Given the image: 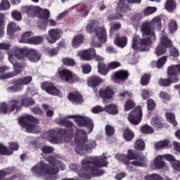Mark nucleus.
Segmentation results:
<instances>
[{
	"label": "nucleus",
	"mask_w": 180,
	"mask_h": 180,
	"mask_svg": "<svg viewBox=\"0 0 180 180\" xmlns=\"http://www.w3.org/2000/svg\"><path fill=\"white\" fill-rule=\"evenodd\" d=\"M67 119H73L78 126H85L87 129L86 132L82 129L77 130L75 137L76 152L82 155L84 151H91L93 148H95L96 147V142L95 141H86V134H89L94 130V122L87 117L81 115H70L65 118H57L56 122L58 124H65L69 127L72 126V122L67 121Z\"/></svg>",
	"instance_id": "obj_1"
},
{
	"label": "nucleus",
	"mask_w": 180,
	"mask_h": 180,
	"mask_svg": "<svg viewBox=\"0 0 180 180\" xmlns=\"http://www.w3.org/2000/svg\"><path fill=\"white\" fill-rule=\"evenodd\" d=\"M162 27L161 18L156 16L149 22L142 23L140 27L142 37L136 35L133 37L131 48L139 51H148L153 43L157 40L154 30H160Z\"/></svg>",
	"instance_id": "obj_2"
},
{
	"label": "nucleus",
	"mask_w": 180,
	"mask_h": 180,
	"mask_svg": "<svg viewBox=\"0 0 180 180\" xmlns=\"http://www.w3.org/2000/svg\"><path fill=\"white\" fill-rule=\"evenodd\" d=\"M8 60L13 65L14 70L20 69L22 71V66L19 62L25 60L27 57L32 63H37L40 60V55L34 49L28 48H19L15 46L12 50L8 51Z\"/></svg>",
	"instance_id": "obj_3"
},
{
	"label": "nucleus",
	"mask_w": 180,
	"mask_h": 180,
	"mask_svg": "<svg viewBox=\"0 0 180 180\" xmlns=\"http://www.w3.org/2000/svg\"><path fill=\"white\" fill-rule=\"evenodd\" d=\"M49 166L44 162H41L32 168L31 171L35 176H50V175H56L59 169L64 171L65 165L58 160V158L49 157L46 159Z\"/></svg>",
	"instance_id": "obj_4"
},
{
	"label": "nucleus",
	"mask_w": 180,
	"mask_h": 180,
	"mask_svg": "<svg viewBox=\"0 0 180 180\" xmlns=\"http://www.w3.org/2000/svg\"><path fill=\"white\" fill-rule=\"evenodd\" d=\"M106 156L103 155L101 158L95 157L83 160L82 161V169L81 173H79V176H85L89 178L86 174H91L92 176H99V175H103V171H99L96 167H108V161H106Z\"/></svg>",
	"instance_id": "obj_5"
},
{
	"label": "nucleus",
	"mask_w": 180,
	"mask_h": 180,
	"mask_svg": "<svg viewBox=\"0 0 180 180\" xmlns=\"http://www.w3.org/2000/svg\"><path fill=\"white\" fill-rule=\"evenodd\" d=\"M87 33H95V37L91 38L92 43L95 47H101V44H96L97 41L105 43L106 41V29L103 27H99V22L96 20L90 21L86 27Z\"/></svg>",
	"instance_id": "obj_6"
},
{
	"label": "nucleus",
	"mask_w": 180,
	"mask_h": 180,
	"mask_svg": "<svg viewBox=\"0 0 180 180\" xmlns=\"http://www.w3.org/2000/svg\"><path fill=\"white\" fill-rule=\"evenodd\" d=\"M34 104V100L32 98H24L21 102L18 100H12L10 101L8 106L6 103L0 104V113H11V112H13V110H16V112H18L22 109V106H30V105Z\"/></svg>",
	"instance_id": "obj_7"
},
{
	"label": "nucleus",
	"mask_w": 180,
	"mask_h": 180,
	"mask_svg": "<svg viewBox=\"0 0 180 180\" xmlns=\"http://www.w3.org/2000/svg\"><path fill=\"white\" fill-rule=\"evenodd\" d=\"M27 13L28 16H33L34 15H39V18L42 19L44 22L41 24V20L39 21L38 26L40 30H46L47 27V20L50 18V11L47 9L41 10L39 6H30L29 7Z\"/></svg>",
	"instance_id": "obj_8"
},
{
	"label": "nucleus",
	"mask_w": 180,
	"mask_h": 180,
	"mask_svg": "<svg viewBox=\"0 0 180 180\" xmlns=\"http://www.w3.org/2000/svg\"><path fill=\"white\" fill-rule=\"evenodd\" d=\"M115 158L126 165V168L129 172L136 171V167H147V158L146 157L141 158V162L137 160H133L131 162L124 160H126V155L123 154H117Z\"/></svg>",
	"instance_id": "obj_9"
},
{
	"label": "nucleus",
	"mask_w": 180,
	"mask_h": 180,
	"mask_svg": "<svg viewBox=\"0 0 180 180\" xmlns=\"http://www.w3.org/2000/svg\"><path fill=\"white\" fill-rule=\"evenodd\" d=\"M18 123L22 127H25V131H27V133H37L39 120L30 115H26L20 117L18 120Z\"/></svg>",
	"instance_id": "obj_10"
},
{
	"label": "nucleus",
	"mask_w": 180,
	"mask_h": 180,
	"mask_svg": "<svg viewBox=\"0 0 180 180\" xmlns=\"http://www.w3.org/2000/svg\"><path fill=\"white\" fill-rule=\"evenodd\" d=\"M129 4H141V0H120L115 8V15L114 19H122L126 15V13L129 9Z\"/></svg>",
	"instance_id": "obj_11"
},
{
	"label": "nucleus",
	"mask_w": 180,
	"mask_h": 180,
	"mask_svg": "<svg viewBox=\"0 0 180 180\" xmlns=\"http://www.w3.org/2000/svg\"><path fill=\"white\" fill-rule=\"evenodd\" d=\"M58 75L60 81L67 82L68 84H74V82H78L79 81V77L68 69L58 70Z\"/></svg>",
	"instance_id": "obj_12"
},
{
	"label": "nucleus",
	"mask_w": 180,
	"mask_h": 180,
	"mask_svg": "<svg viewBox=\"0 0 180 180\" xmlns=\"http://www.w3.org/2000/svg\"><path fill=\"white\" fill-rule=\"evenodd\" d=\"M77 56L80 58V60L84 61H91L92 58H94L96 61H103V58L99 55H96V52L94 49L80 51L77 53Z\"/></svg>",
	"instance_id": "obj_13"
},
{
	"label": "nucleus",
	"mask_w": 180,
	"mask_h": 180,
	"mask_svg": "<svg viewBox=\"0 0 180 180\" xmlns=\"http://www.w3.org/2000/svg\"><path fill=\"white\" fill-rule=\"evenodd\" d=\"M32 78L30 76L24 77L15 80L13 86L7 89L8 92H20L23 89L24 85H29L32 82Z\"/></svg>",
	"instance_id": "obj_14"
},
{
	"label": "nucleus",
	"mask_w": 180,
	"mask_h": 180,
	"mask_svg": "<svg viewBox=\"0 0 180 180\" xmlns=\"http://www.w3.org/2000/svg\"><path fill=\"white\" fill-rule=\"evenodd\" d=\"M143 119V110L141 107L137 106L133 111H131L128 116V120L131 124L135 126L139 124Z\"/></svg>",
	"instance_id": "obj_15"
},
{
	"label": "nucleus",
	"mask_w": 180,
	"mask_h": 180,
	"mask_svg": "<svg viewBox=\"0 0 180 180\" xmlns=\"http://www.w3.org/2000/svg\"><path fill=\"white\" fill-rule=\"evenodd\" d=\"M63 36V30L60 28H53L48 31V37H46V40L48 43L53 44L57 41V40L61 39Z\"/></svg>",
	"instance_id": "obj_16"
},
{
	"label": "nucleus",
	"mask_w": 180,
	"mask_h": 180,
	"mask_svg": "<svg viewBox=\"0 0 180 180\" xmlns=\"http://www.w3.org/2000/svg\"><path fill=\"white\" fill-rule=\"evenodd\" d=\"M178 72L180 74V65H172L167 68V75L172 82H178Z\"/></svg>",
	"instance_id": "obj_17"
},
{
	"label": "nucleus",
	"mask_w": 180,
	"mask_h": 180,
	"mask_svg": "<svg viewBox=\"0 0 180 180\" xmlns=\"http://www.w3.org/2000/svg\"><path fill=\"white\" fill-rule=\"evenodd\" d=\"M41 89L46 91L47 94H49V95H55L56 96H61L63 95L61 91L58 90V89L56 88L54 85L49 82H44L41 84Z\"/></svg>",
	"instance_id": "obj_18"
},
{
	"label": "nucleus",
	"mask_w": 180,
	"mask_h": 180,
	"mask_svg": "<svg viewBox=\"0 0 180 180\" xmlns=\"http://www.w3.org/2000/svg\"><path fill=\"white\" fill-rule=\"evenodd\" d=\"M9 70H11V68L8 66L0 67V79H8V78H12V77L18 75V74L22 71L19 68H18L17 70L15 69L16 72L5 74L6 72H8Z\"/></svg>",
	"instance_id": "obj_19"
},
{
	"label": "nucleus",
	"mask_w": 180,
	"mask_h": 180,
	"mask_svg": "<svg viewBox=\"0 0 180 180\" xmlns=\"http://www.w3.org/2000/svg\"><path fill=\"white\" fill-rule=\"evenodd\" d=\"M164 158L162 155H159L155 158L153 164L156 169H164V171H168V165L163 161Z\"/></svg>",
	"instance_id": "obj_20"
},
{
	"label": "nucleus",
	"mask_w": 180,
	"mask_h": 180,
	"mask_svg": "<svg viewBox=\"0 0 180 180\" xmlns=\"http://www.w3.org/2000/svg\"><path fill=\"white\" fill-rule=\"evenodd\" d=\"M47 139L51 143L54 144H59V143H63V139L61 137L57 135V132L54 129L49 130L47 132Z\"/></svg>",
	"instance_id": "obj_21"
},
{
	"label": "nucleus",
	"mask_w": 180,
	"mask_h": 180,
	"mask_svg": "<svg viewBox=\"0 0 180 180\" xmlns=\"http://www.w3.org/2000/svg\"><path fill=\"white\" fill-rule=\"evenodd\" d=\"M103 82V79L98 76H91L87 79V85L91 88H96V86H99Z\"/></svg>",
	"instance_id": "obj_22"
},
{
	"label": "nucleus",
	"mask_w": 180,
	"mask_h": 180,
	"mask_svg": "<svg viewBox=\"0 0 180 180\" xmlns=\"http://www.w3.org/2000/svg\"><path fill=\"white\" fill-rule=\"evenodd\" d=\"M68 99L72 103L78 105V103H82L84 102V98L79 92L78 91H72L68 96Z\"/></svg>",
	"instance_id": "obj_23"
},
{
	"label": "nucleus",
	"mask_w": 180,
	"mask_h": 180,
	"mask_svg": "<svg viewBox=\"0 0 180 180\" xmlns=\"http://www.w3.org/2000/svg\"><path fill=\"white\" fill-rule=\"evenodd\" d=\"M99 95L104 101L108 99H112L115 95V92L111 89L110 87H107L105 89H101L99 91Z\"/></svg>",
	"instance_id": "obj_24"
},
{
	"label": "nucleus",
	"mask_w": 180,
	"mask_h": 180,
	"mask_svg": "<svg viewBox=\"0 0 180 180\" xmlns=\"http://www.w3.org/2000/svg\"><path fill=\"white\" fill-rule=\"evenodd\" d=\"M114 43L115 45H117V47H120V49H124V47L127 46L128 43L127 37H117L114 39Z\"/></svg>",
	"instance_id": "obj_25"
},
{
	"label": "nucleus",
	"mask_w": 180,
	"mask_h": 180,
	"mask_svg": "<svg viewBox=\"0 0 180 180\" xmlns=\"http://www.w3.org/2000/svg\"><path fill=\"white\" fill-rule=\"evenodd\" d=\"M84 43V35L78 34L72 39V46L74 49H78Z\"/></svg>",
	"instance_id": "obj_26"
},
{
	"label": "nucleus",
	"mask_w": 180,
	"mask_h": 180,
	"mask_svg": "<svg viewBox=\"0 0 180 180\" xmlns=\"http://www.w3.org/2000/svg\"><path fill=\"white\" fill-rule=\"evenodd\" d=\"M167 61H168V56H164L160 58L157 62L152 61L151 62V66L152 67H157V68H162L164 65L167 63Z\"/></svg>",
	"instance_id": "obj_27"
},
{
	"label": "nucleus",
	"mask_w": 180,
	"mask_h": 180,
	"mask_svg": "<svg viewBox=\"0 0 180 180\" xmlns=\"http://www.w3.org/2000/svg\"><path fill=\"white\" fill-rule=\"evenodd\" d=\"M129 78V72L125 70H120L114 73L112 79H127Z\"/></svg>",
	"instance_id": "obj_28"
},
{
	"label": "nucleus",
	"mask_w": 180,
	"mask_h": 180,
	"mask_svg": "<svg viewBox=\"0 0 180 180\" xmlns=\"http://www.w3.org/2000/svg\"><path fill=\"white\" fill-rule=\"evenodd\" d=\"M127 157L129 160H134V161H139V162H141V159L146 156H139L134 150L129 149L127 151Z\"/></svg>",
	"instance_id": "obj_29"
},
{
	"label": "nucleus",
	"mask_w": 180,
	"mask_h": 180,
	"mask_svg": "<svg viewBox=\"0 0 180 180\" xmlns=\"http://www.w3.org/2000/svg\"><path fill=\"white\" fill-rule=\"evenodd\" d=\"M171 142L169 140H163L156 142L155 143V150H161L165 148V147H169Z\"/></svg>",
	"instance_id": "obj_30"
},
{
	"label": "nucleus",
	"mask_w": 180,
	"mask_h": 180,
	"mask_svg": "<svg viewBox=\"0 0 180 180\" xmlns=\"http://www.w3.org/2000/svg\"><path fill=\"white\" fill-rule=\"evenodd\" d=\"M134 148L143 151L146 148V143L142 139H136L134 142Z\"/></svg>",
	"instance_id": "obj_31"
},
{
	"label": "nucleus",
	"mask_w": 180,
	"mask_h": 180,
	"mask_svg": "<svg viewBox=\"0 0 180 180\" xmlns=\"http://www.w3.org/2000/svg\"><path fill=\"white\" fill-rule=\"evenodd\" d=\"M104 110H105V112H108V113H109L110 115H117V113H119L117 105L115 104L106 105L104 108Z\"/></svg>",
	"instance_id": "obj_32"
},
{
	"label": "nucleus",
	"mask_w": 180,
	"mask_h": 180,
	"mask_svg": "<svg viewBox=\"0 0 180 180\" xmlns=\"http://www.w3.org/2000/svg\"><path fill=\"white\" fill-rule=\"evenodd\" d=\"M160 46L168 49V47H172V41L167 36L163 35L160 37Z\"/></svg>",
	"instance_id": "obj_33"
},
{
	"label": "nucleus",
	"mask_w": 180,
	"mask_h": 180,
	"mask_svg": "<svg viewBox=\"0 0 180 180\" xmlns=\"http://www.w3.org/2000/svg\"><path fill=\"white\" fill-rule=\"evenodd\" d=\"M123 138L125 141H131V140L134 139V132H133L130 129H126L123 133Z\"/></svg>",
	"instance_id": "obj_34"
},
{
	"label": "nucleus",
	"mask_w": 180,
	"mask_h": 180,
	"mask_svg": "<svg viewBox=\"0 0 180 180\" xmlns=\"http://www.w3.org/2000/svg\"><path fill=\"white\" fill-rule=\"evenodd\" d=\"M150 123L152 126H154L155 129H161L163 127L164 124L162 123V120L158 117H154L151 120Z\"/></svg>",
	"instance_id": "obj_35"
},
{
	"label": "nucleus",
	"mask_w": 180,
	"mask_h": 180,
	"mask_svg": "<svg viewBox=\"0 0 180 180\" xmlns=\"http://www.w3.org/2000/svg\"><path fill=\"white\" fill-rule=\"evenodd\" d=\"M33 34L31 32H25L21 37V43H29L30 44Z\"/></svg>",
	"instance_id": "obj_36"
},
{
	"label": "nucleus",
	"mask_w": 180,
	"mask_h": 180,
	"mask_svg": "<svg viewBox=\"0 0 180 180\" xmlns=\"http://www.w3.org/2000/svg\"><path fill=\"white\" fill-rule=\"evenodd\" d=\"M167 53V48L162 46V45H158L155 49V54L158 57H160L161 56H164V54Z\"/></svg>",
	"instance_id": "obj_37"
},
{
	"label": "nucleus",
	"mask_w": 180,
	"mask_h": 180,
	"mask_svg": "<svg viewBox=\"0 0 180 180\" xmlns=\"http://www.w3.org/2000/svg\"><path fill=\"white\" fill-rule=\"evenodd\" d=\"M165 8L168 12H172L175 11L176 4L174 0H167L166 1Z\"/></svg>",
	"instance_id": "obj_38"
},
{
	"label": "nucleus",
	"mask_w": 180,
	"mask_h": 180,
	"mask_svg": "<svg viewBox=\"0 0 180 180\" xmlns=\"http://www.w3.org/2000/svg\"><path fill=\"white\" fill-rule=\"evenodd\" d=\"M141 132L143 134H151L154 133V129L150 125L145 124L141 127Z\"/></svg>",
	"instance_id": "obj_39"
},
{
	"label": "nucleus",
	"mask_w": 180,
	"mask_h": 180,
	"mask_svg": "<svg viewBox=\"0 0 180 180\" xmlns=\"http://www.w3.org/2000/svg\"><path fill=\"white\" fill-rule=\"evenodd\" d=\"M16 30H20V28L15 22H10L7 27V33L12 34Z\"/></svg>",
	"instance_id": "obj_40"
},
{
	"label": "nucleus",
	"mask_w": 180,
	"mask_h": 180,
	"mask_svg": "<svg viewBox=\"0 0 180 180\" xmlns=\"http://www.w3.org/2000/svg\"><path fill=\"white\" fill-rule=\"evenodd\" d=\"M5 15L2 13H0V37H2L5 34L4 29H5V22H4Z\"/></svg>",
	"instance_id": "obj_41"
},
{
	"label": "nucleus",
	"mask_w": 180,
	"mask_h": 180,
	"mask_svg": "<svg viewBox=\"0 0 180 180\" xmlns=\"http://www.w3.org/2000/svg\"><path fill=\"white\" fill-rule=\"evenodd\" d=\"M176 82H172V79H170L168 76V79H161L159 81V84L161 86H169L171 84H175Z\"/></svg>",
	"instance_id": "obj_42"
},
{
	"label": "nucleus",
	"mask_w": 180,
	"mask_h": 180,
	"mask_svg": "<svg viewBox=\"0 0 180 180\" xmlns=\"http://www.w3.org/2000/svg\"><path fill=\"white\" fill-rule=\"evenodd\" d=\"M142 16L141 14H135L131 19V23L133 26H139L140 20H141Z\"/></svg>",
	"instance_id": "obj_43"
},
{
	"label": "nucleus",
	"mask_w": 180,
	"mask_h": 180,
	"mask_svg": "<svg viewBox=\"0 0 180 180\" xmlns=\"http://www.w3.org/2000/svg\"><path fill=\"white\" fill-rule=\"evenodd\" d=\"M168 27L170 33H174V32H176L178 29V24H176V21L171 20L169 22Z\"/></svg>",
	"instance_id": "obj_44"
},
{
	"label": "nucleus",
	"mask_w": 180,
	"mask_h": 180,
	"mask_svg": "<svg viewBox=\"0 0 180 180\" xmlns=\"http://www.w3.org/2000/svg\"><path fill=\"white\" fill-rule=\"evenodd\" d=\"M98 72L101 75H106L108 72V68H106V66L102 61H98Z\"/></svg>",
	"instance_id": "obj_45"
},
{
	"label": "nucleus",
	"mask_w": 180,
	"mask_h": 180,
	"mask_svg": "<svg viewBox=\"0 0 180 180\" xmlns=\"http://www.w3.org/2000/svg\"><path fill=\"white\" fill-rule=\"evenodd\" d=\"M166 119L167 122H169L172 123L174 126H176L178 124V122L175 121V115L173 113L171 112H167L165 114Z\"/></svg>",
	"instance_id": "obj_46"
},
{
	"label": "nucleus",
	"mask_w": 180,
	"mask_h": 180,
	"mask_svg": "<svg viewBox=\"0 0 180 180\" xmlns=\"http://www.w3.org/2000/svg\"><path fill=\"white\" fill-rule=\"evenodd\" d=\"M12 153V150H8V148L5 146L0 143V155H11Z\"/></svg>",
	"instance_id": "obj_47"
},
{
	"label": "nucleus",
	"mask_w": 180,
	"mask_h": 180,
	"mask_svg": "<svg viewBox=\"0 0 180 180\" xmlns=\"http://www.w3.org/2000/svg\"><path fill=\"white\" fill-rule=\"evenodd\" d=\"M11 8V4L8 0H1L0 3L1 11H8Z\"/></svg>",
	"instance_id": "obj_48"
},
{
	"label": "nucleus",
	"mask_w": 180,
	"mask_h": 180,
	"mask_svg": "<svg viewBox=\"0 0 180 180\" xmlns=\"http://www.w3.org/2000/svg\"><path fill=\"white\" fill-rule=\"evenodd\" d=\"M155 12H157V7H147L145 8L143 13L145 16H150V15H153Z\"/></svg>",
	"instance_id": "obj_49"
},
{
	"label": "nucleus",
	"mask_w": 180,
	"mask_h": 180,
	"mask_svg": "<svg viewBox=\"0 0 180 180\" xmlns=\"http://www.w3.org/2000/svg\"><path fill=\"white\" fill-rule=\"evenodd\" d=\"M119 98H120V99H124L125 98H133V94L128 91H122L119 94Z\"/></svg>",
	"instance_id": "obj_50"
},
{
	"label": "nucleus",
	"mask_w": 180,
	"mask_h": 180,
	"mask_svg": "<svg viewBox=\"0 0 180 180\" xmlns=\"http://www.w3.org/2000/svg\"><path fill=\"white\" fill-rule=\"evenodd\" d=\"M63 63L65 65H69V67H74V65H75V60L71 58H63Z\"/></svg>",
	"instance_id": "obj_51"
},
{
	"label": "nucleus",
	"mask_w": 180,
	"mask_h": 180,
	"mask_svg": "<svg viewBox=\"0 0 180 180\" xmlns=\"http://www.w3.org/2000/svg\"><path fill=\"white\" fill-rule=\"evenodd\" d=\"M150 78H151V76L150 75H143L141 79V85H143V86H146V85H148Z\"/></svg>",
	"instance_id": "obj_52"
},
{
	"label": "nucleus",
	"mask_w": 180,
	"mask_h": 180,
	"mask_svg": "<svg viewBox=\"0 0 180 180\" xmlns=\"http://www.w3.org/2000/svg\"><path fill=\"white\" fill-rule=\"evenodd\" d=\"M136 106V104H134V102L131 100H128L124 103V110L128 111L131 109H133Z\"/></svg>",
	"instance_id": "obj_53"
},
{
	"label": "nucleus",
	"mask_w": 180,
	"mask_h": 180,
	"mask_svg": "<svg viewBox=\"0 0 180 180\" xmlns=\"http://www.w3.org/2000/svg\"><path fill=\"white\" fill-rule=\"evenodd\" d=\"M169 54L172 57H179V50H178L175 46H172L169 49Z\"/></svg>",
	"instance_id": "obj_54"
},
{
	"label": "nucleus",
	"mask_w": 180,
	"mask_h": 180,
	"mask_svg": "<svg viewBox=\"0 0 180 180\" xmlns=\"http://www.w3.org/2000/svg\"><path fill=\"white\" fill-rule=\"evenodd\" d=\"M163 160H165L166 161H169L170 162V165H172V162L175 161V157L171 154H165V155H161Z\"/></svg>",
	"instance_id": "obj_55"
},
{
	"label": "nucleus",
	"mask_w": 180,
	"mask_h": 180,
	"mask_svg": "<svg viewBox=\"0 0 180 180\" xmlns=\"http://www.w3.org/2000/svg\"><path fill=\"white\" fill-rule=\"evenodd\" d=\"M43 42V37H33L30 44H40Z\"/></svg>",
	"instance_id": "obj_56"
},
{
	"label": "nucleus",
	"mask_w": 180,
	"mask_h": 180,
	"mask_svg": "<svg viewBox=\"0 0 180 180\" xmlns=\"http://www.w3.org/2000/svg\"><path fill=\"white\" fill-rule=\"evenodd\" d=\"M11 16L15 20L20 21L22 20V13L16 10L11 13Z\"/></svg>",
	"instance_id": "obj_57"
},
{
	"label": "nucleus",
	"mask_w": 180,
	"mask_h": 180,
	"mask_svg": "<svg viewBox=\"0 0 180 180\" xmlns=\"http://www.w3.org/2000/svg\"><path fill=\"white\" fill-rule=\"evenodd\" d=\"M58 54V49H46V55L49 57H54V56H57Z\"/></svg>",
	"instance_id": "obj_58"
},
{
	"label": "nucleus",
	"mask_w": 180,
	"mask_h": 180,
	"mask_svg": "<svg viewBox=\"0 0 180 180\" xmlns=\"http://www.w3.org/2000/svg\"><path fill=\"white\" fill-rule=\"evenodd\" d=\"M146 180H162V177L160 175L155 174H148L145 177Z\"/></svg>",
	"instance_id": "obj_59"
},
{
	"label": "nucleus",
	"mask_w": 180,
	"mask_h": 180,
	"mask_svg": "<svg viewBox=\"0 0 180 180\" xmlns=\"http://www.w3.org/2000/svg\"><path fill=\"white\" fill-rule=\"evenodd\" d=\"M105 134L106 136H113L115 134V128L111 125H106Z\"/></svg>",
	"instance_id": "obj_60"
},
{
	"label": "nucleus",
	"mask_w": 180,
	"mask_h": 180,
	"mask_svg": "<svg viewBox=\"0 0 180 180\" xmlns=\"http://www.w3.org/2000/svg\"><path fill=\"white\" fill-rule=\"evenodd\" d=\"M147 108L148 110H153V109H155V102L154 100L149 98L147 101Z\"/></svg>",
	"instance_id": "obj_61"
},
{
	"label": "nucleus",
	"mask_w": 180,
	"mask_h": 180,
	"mask_svg": "<svg viewBox=\"0 0 180 180\" xmlns=\"http://www.w3.org/2000/svg\"><path fill=\"white\" fill-rule=\"evenodd\" d=\"M80 12L82 16H88V13H89V9L85 5H82L80 6Z\"/></svg>",
	"instance_id": "obj_62"
},
{
	"label": "nucleus",
	"mask_w": 180,
	"mask_h": 180,
	"mask_svg": "<svg viewBox=\"0 0 180 180\" xmlns=\"http://www.w3.org/2000/svg\"><path fill=\"white\" fill-rule=\"evenodd\" d=\"M174 171H177L178 172H180V161L175 160L171 165Z\"/></svg>",
	"instance_id": "obj_63"
},
{
	"label": "nucleus",
	"mask_w": 180,
	"mask_h": 180,
	"mask_svg": "<svg viewBox=\"0 0 180 180\" xmlns=\"http://www.w3.org/2000/svg\"><path fill=\"white\" fill-rule=\"evenodd\" d=\"M82 70L84 74H89L92 70V68L89 65H82Z\"/></svg>",
	"instance_id": "obj_64"
}]
</instances>
